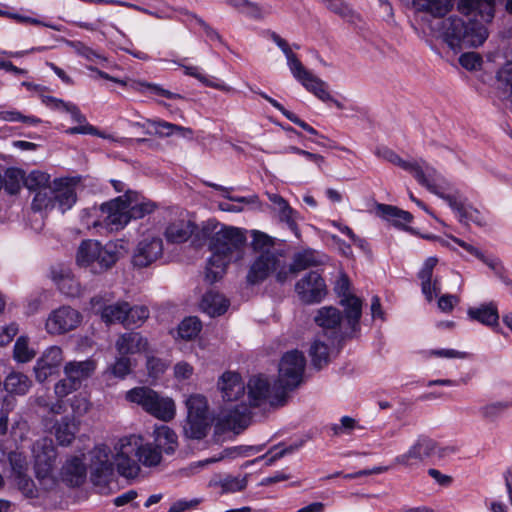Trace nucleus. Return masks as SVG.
<instances>
[{
	"instance_id": "a18cd8bd",
	"label": "nucleus",
	"mask_w": 512,
	"mask_h": 512,
	"mask_svg": "<svg viewBox=\"0 0 512 512\" xmlns=\"http://www.w3.org/2000/svg\"><path fill=\"white\" fill-rule=\"evenodd\" d=\"M378 210L386 220L392 221L395 225H404L413 219L409 212L391 205L379 204Z\"/></svg>"
},
{
	"instance_id": "2eb2a0df",
	"label": "nucleus",
	"mask_w": 512,
	"mask_h": 512,
	"mask_svg": "<svg viewBox=\"0 0 512 512\" xmlns=\"http://www.w3.org/2000/svg\"><path fill=\"white\" fill-rule=\"evenodd\" d=\"M81 318L77 310L63 306L49 314L45 327L49 334L60 335L75 329L80 324Z\"/></svg>"
},
{
	"instance_id": "c756f323",
	"label": "nucleus",
	"mask_w": 512,
	"mask_h": 512,
	"mask_svg": "<svg viewBox=\"0 0 512 512\" xmlns=\"http://www.w3.org/2000/svg\"><path fill=\"white\" fill-rule=\"evenodd\" d=\"M146 135H157L159 137H169L173 134H179L183 137H191L193 131L191 128L176 125L163 120L146 119Z\"/></svg>"
},
{
	"instance_id": "4c0bfd02",
	"label": "nucleus",
	"mask_w": 512,
	"mask_h": 512,
	"mask_svg": "<svg viewBox=\"0 0 512 512\" xmlns=\"http://www.w3.org/2000/svg\"><path fill=\"white\" fill-rule=\"evenodd\" d=\"M249 419V410L246 405H241L235 410H231L228 413L222 415L220 421L223 423V427L229 430H241L247 426Z\"/></svg>"
},
{
	"instance_id": "4d7b16f0",
	"label": "nucleus",
	"mask_w": 512,
	"mask_h": 512,
	"mask_svg": "<svg viewBox=\"0 0 512 512\" xmlns=\"http://www.w3.org/2000/svg\"><path fill=\"white\" fill-rule=\"evenodd\" d=\"M68 45L73 49V51L78 54L79 56L85 58L86 60L90 62H95L98 60L105 61L106 58L103 57L101 54H99L97 51L93 50L92 48L88 47L84 43L80 41H70Z\"/></svg>"
},
{
	"instance_id": "37998d69",
	"label": "nucleus",
	"mask_w": 512,
	"mask_h": 512,
	"mask_svg": "<svg viewBox=\"0 0 512 512\" xmlns=\"http://www.w3.org/2000/svg\"><path fill=\"white\" fill-rule=\"evenodd\" d=\"M54 186L53 183L50 187H41L35 194L32 201V209L34 211L48 212L56 209V203L54 198Z\"/></svg>"
},
{
	"instance_id": "39448f33",
	"label": "nucleus",
	"mask_w": 512,
	"mask_h": 512,
	"mask_svg": "<svg viewBox=\"0 0 512 512\" xmlns=\"http://www.w3.org/2000/svg\"><path fill=\"white\" fill-rule=\"evenodd\" d=\"M119 259L117 245H102L96 240H84L78 247L76 262L79 266L89 268L93 273H102L111 268Z\"/></svg>"
},
{
	"instance_id": "e2e57ef3",
	"label": "nucleus",
	"mask_w": 512,
	"mask_h": 512,
	"mask_svg": "<svg viewBox=\"0 0 512 512\" xmlns=\"http://www.w3.org/2000/svg\"><path fill=\"white\" fill-rule=\"evenodd\" d=\"M58 288L60 291L67 296L75 297L80 293L79 283L69 275H63L57 281Z\"/></svg>"
},
{
	"instance_id": "13d9d810",
	"label": "nucleus",
	"mask_w": 512,
	"mask_h": 512,
	"mask_svg": "<svg viewBox=\"0 0 512 512\" xmlns=\"http://www.w3.org/2000/svg\"><path fill=\"white\" fill-rule=\"evenodd\" d=\"M302 445H303V442L300 441L299 443L292 444V445H290L286 448H283L279 451H276L278 449V447L275 446L271 450H269L268 453L261 456L260 459H264L266 461L265 464L267 466H271L278 459L284 457L287 454H291V453L297 451L300 447H302Z\"/></svg>"
},
{
	"instance_id": "79ce46f5",
	"label": "nucleus",
	"mask_w": 512,
	"mask_h": 512,
	"mask_svg": "<svg viewBox=\"0 0 512 512\" xmlns=\"http://www.w3.org/2000/svg\"><path fill=\"white\" fill-rule=\"evenodd\" d=\"M55 436L57 441L62 446H67L75 438L77 425L73 417L65 416L55 425Z\"/></svg>"
},
{
	"instance_id": "09e8293b",
	"label": "nucleus",
	"mask_w": 512,
	"mask_h": 512,
	"mask_svg": "<svg viewBox=\"0 0 512 512\" xmlns=\"http://www.w3.org/2000/svg\"><path fill=\"white\" fill-rule=\"evenodd\" d=\"M202 324L197 317H187L178 326V336L183 340H191L198 336Z\"/></svg>"
},
{
	"instance_id": "ddd939ff",
	"label": "nucleus",
	"mask_w": 512,
	"mask_h": 512,
	"mask_svg": "<svg viewBox=\"0 0 512 512\" xmlns=\"http://www.w3.org/2000/svg\"><path fill=\"white\" fill-rule=\"evenodd\" d=\"M284 266L282 256L276 251H262L252 262L247 274V282L255 285L263 282L272 272L276 274Z\"/></svg>"
},
{
	"instance_id": "a19ab883",
	"label": "nucleus",
	"mask_w": 512,
	"mask_h": 512,
	"mask_svg": "<svg viewBox=\"0 0 512 512\" xmlns=\"http://www.w3.org/2000/svg\"><path fill=\"white\" fill-rule=\"evenodd\" d=\"M31 385L32 382L27 375L16 371L9 373L4 381V387L10 394L24 395Z\"/></svg>"
},
{
	"instance_id": "6e6d98bb",
	"label": "nucleus",
	"mask_w": 512,
	"mask_h": 512,
	"mask_svg": "<svg viewBox=\"0 0 512 512\" xmlns=\"http://www.w3.org/2000/svg\"><path fill=\"white\" fill-rule=\"evenodd\" d=\"M149 317V309L144 305L131 306L129 304V311L127 312V321L125 326H140Z\"/></svg>"
},
{
	"instance_id": "69168bd1",
	"label": "nucleus",
	"mask_w": 512,
	"mask_h": 512,
	"mask_svg": "<svg viewBox=\"0 0 512 512\" xmlns=\"http://www.w3.org/2000/svg\"><path fill=\"white\" fill-rule=\"evenodd\" d=\"M252 247L258 254L266 250L275 251L272 239L268 235L259 231L253 232Z\"/></svg>"
},
{
	"instance_id": "72a5a7b5",
	"label": "nucleus",
	"mask_w": 512,
	"mask_h": 512,
	"mask_svg": "<svg viewBox=\"0 0 512 512\" xmlns=\"http://www.w3.org/2000/svg\"><path fill=\"white\" fill-rule=\"evenodd\" d=\"M62 479L70 486L81 485L86 477V467L79 457H71L62 467Z\"/></svg>"
},
{
	"instance_id": "f3484780",
	"label": "nucleus",
	"mask_w": 512,
	"mask_h": 512,
	"mask_svg": "<svg viewBox=\"0 0 512 512\" xmlns=\"http://www.w3.org/2000/svg\"><path fill=\"white\" fill-rule=\"evenodd\" d=\"M316 324L322 328L324 336L334 342L348 335L343 331L341 312L335 307H322L315 316Z\"/></svg>"
},
{
	"instance_id": "1a4fd4ad",
	"label": "nucleus",
	"mask_w": 512,
	"mask_h": 512,
	"mask_svg": "<svg viewBox=\"0 0 512 512\" xmlns=\"http://www.w3.org/2000/svg\"><path fill=\"white\" fill-rule=\"evenodd\" d=\"M376 155L411 173L418 183L426 187L428 190L433 187L432 185L436 180H441V175L437 170L424 160H404L396 152L384 146L377 148Z\"/></svg>"
},
{
	"instance_id": "774afa93",
	"label": "nucleus",
	"mask_w": 512,
	"mask_h": 512,
	"mask_svg": "<svg viewBox=\"0 0 512 512\" xmlns=\"http://www.w3.org/2000/svg\"><path fill=\"white\" fill-rule=\"evenodd\" d=\"M459 63L467 70H476L481 66L482 58L475 52H467L460 56Z\"/></svg>"
},
{
	"instance_id": "bf43d9fd",
	"label": "nucleus",
	"mask_w": 512,
	"mask_h": 512,
	"mask_svg": "<svg viewBox=\"0 0 512 512\" xmlns=\"http://www.w3.org/2000/svg\"><path fill=\"white\" fill-rule=\"evenodd\" d=\"M496 77L499 88L512 95V61L505 63Z\"/></svg>"
},
{
	"instance_id": "58836bf2",
	"label": "nucleus",
	"mask_w": 512,
	"mask_h": 512,
	"mask_svg": "<svg viewBox=\"0 0 512 512\" xmlns=\"http://www.w3.org/2000/svg\"><path fill=\"white\" fill-rule=\"evenodd\" d=\"M183 68L184 74L197 79L206 87L218 89L220 91L229 92L232 88L226 85L224 82L219 81L213 77H208L203 73L202 69L198 66L193 65H180Z\"/></svg>"
},
{
	"instance_id": "680f3d73",
	"label": "nucleus",
	"mask_w": 512,
	"mask_h": 512,
	"mask_svg": "<svg viewBox=\"0 0 512 512\" xmlns=\"http://www.w3.org/2000/svg\"><path fill=\"white\" fill-rule=\"evenodd\" d=\"M208 185L216 190L221 191L222 196L230 201L242 203V204H255L258 202V196L255 194H252V195L246 196V197L232 196V195H230L231 188H227V187L215 184V183H209Z\"/></svg>"
},
{
	"instance_id": "8fccbe9b",
	"label": "nucleus",
	"mask_w": 512,
	"mask_h": 512,
	"mask_svg": "<svg viewBox=\"0 0 512 512\" xmlns=\"http://www.w3.org/2000/svg\"><path fill=\"white\" fill-rule=\"evenodd\" d=\"M3 186L9 194H16L23 181L22 172L15 168H9L6 170L5 175L2 177Z\"/></svg>"
},
{
	"instance_id": "6ab92c4d",
	"label": "nucleus",
	"mask_w": 512,
	"mask_h": 512,
	"mask_svg": "<svg viewBox=\"0 0 512 512\" xmlns=\"http://www.w3.org/2000/svg\"><path fill=\"white\" fill-rule=\"evenodd\" d=\"M433 448L434 440L421 435L405 453L394 458V464L405 467L416 466L426 458L432 457Z\"/></svg>"
},
{
	"instance_id": "864d4df0",
	"label": "nucleus",
	"mask_w": 512,
	"mask_h": 512,
	"mask_svg": "<svg viewBox=\"0 0 512 512\" xmlns=\"http://www.w3.org/2000/svg\"><path fill=\"white\" fill-rule=\"evenodd\" d=\"M187 416H208L207 400L204 396L195 394L186 400Z\"/></svg>"
},
{
	"instance_id": "7ed1b4c3",
	"label": "nucleus",
	"mask_w": 512,
	"mask_h": 512,
	"mask_svg": "<svg viewBox=\"0 0 512 512\" xmlns=\"http://www.w3.org/2000/svg\"><path fill=\"white\" fill-rule=\"evenodd\" d=\"M197 237L198 245L207 242L212 252L205 272V279L209 283L219 280L231 262L243 257L246 236L239 228L227 227L215 220H207L202 223Z\"/></svg>"
},
{
	"instance_id": "052dcab7",
	"label": "nucleus",
	"mask_w": 512,
	"mask_h": 512,
	"mask_svg": "<svg viewBox=\"0 0 512 512\" xmlns=\"http://www.w3.org/2000/svg\"><path fill=\"white\" fill-rule=\"evenodd\" d=\"M49 175L40 171L31 172L25 179V185L29 190L38 191L41 187H50L48 185Z\"/></svg>"
},
{
	"instance_id": "4be33fe9",
	"label": "nucleus",
	"mask_w": 512,
	"mask_h": 512,
	"mask_svg": "<svg viewBox=\"0 0 512 512\" xmlns=\"http://www.w3.org/2000/svg\"><path fill=\"white\" fill-rule=\"evenodd\" d=\"M467 315L471 320L492 328L495 332L504 334L499 326V312L496 302L482 303L476 307H470Z\"/></svg>"
},
{
	"instance_id": "0e129e2a",
	"label": "nucleus",
	"mask_w": 512,
	"mask_h": 512,
	"mask_svg": "<svg viewBox=\"0 0 512 512\" xmlns=\"http://www.w3.org/2000/svg\"><path fill=\"white\" fill-rule=\"evenodd\" d=\"M131 366V359L124 355H120V357H118L115 363L110 367V371L115 377L123 379L130 374Z\"/></svg>"
},
{
	"instance_id": "f704fd0d",
	"label": "nucleus",
	"mask_w": 512,
	"mask_h": 512,
	"mask_svg": "<svg viewBox=\"0 0 512 512\" xmlns=\"http://www.w3.org/2000/svg\"><path fill=\"white\" fill-rule=\"evenodd\" d=\"M302 86L323 102H332L337 108L343 109V105L335 99L327 90V84L312 73L304 80Z\"/></svg>"
},
{
	"instance_id": "bb28decb",
	"label": "nucleus",
	"mask_w": 512,
	"mask_h": 512,
	"mask_svg": "<svg viewBox=\"0 0 512 512\" xmlns=\"http://www.w3.org/2000/svg\"><path fill=\"white\" fill-rule=\"evenodd\" d=\"M269 201L274 205L275 211L278 213L279 220L287 225L293 234L299 238L300 231L297 225L299 214L289 203L277 193H267Z\"/></svg>"
},
{
	"instance_id": "4468645a",
	"label": "nucleus",
	"mask_w": 512,
	"mask_h": 512,
	"mask_svg": "<svg viewBox=\"0 0 512 512\" xmlns=\"http://www.w3.org/2000/svg\"><path fill=\"white\" fill-rule=\"evenodd\" d=\"M163 240L160 235L147 233L139 240L133 256V265L139 268H145L160 259L163 255Z\"/></svg>"
},
{
	"instance_id": "49530a36",
	"label": "nucleus",
	"mask_w": 512,
	"mask_h": 512,
	"mask_svg": "<svg viewBox=\"0 0 512 512\" xmlns=\"http://www.w3.org/2000/svg\"><path fill=\"white\" fill-rule=\"evenodd\" d=\"M309 355L314 367L320 369L329 362L328 344L316 339L310 347Z\"/></svg>"
},
{
	"instance_id": "ea45409f",
	"label": "nucleus",
	"mask_w": 512,
	"mask_h": 512,
	"mask_svg": "<svg viewBox=\"0 0 512 512\" xmlns=\"http://www.w3.org/2000/svg\"><path fill=\"white\" fill-rule=\"evenodd\" d=\"M210 426L208 416H187L184 433L192 439H202L206 436Z\"/></svg>"
},
{
	"instance_id": "f8f14e48",
	"label": "nucleus",
	"mask_w": 512,
	"mask_h": 512,
	"mask_svg": "<svg viewBox=\"0 0 512 512\" xmlns=\"http://www.w3.org/2000/svg\"><path fill=\"white\" fill-rule=\"evenodd\" d=\"M350 282L347 276L342 275L335 286V291L340 299V304L344 307L345 324L351 333L359 329V321L362 315V301L357 296L349 292Z\"/></svg>"
},
{
	"instance_id": "c9c22d12",
	"label": "nucleus",
	"mask_w": 512,
	"mask_h": 512,
	"mask_svg": "<svg viewBox=\"0 0 512 512\" xmlns=\"http://www.w3.org/2000/svg\"><path fill=\"white\" fill-rule=\"evenodd\" d=\"M228 305V300L223 295L213 291L205 293L200 302L201 310L212 317L224 314Z\"/></svg>"
},
{
	"instance_id": "dca6fc26",
	"label": "nucleus",
	"mask_w": 512,
	"mask_h": 512,
	"mask_svg": "<svg viewBox=\"0 0 512 512\" xmlns=\"http://www.w3.org/2000/svg\"><path fill=\"white\" fill-rule=\"evenodd\" d=\"M35 471L38 478L48 477L55 465L56 449L50 438H41L33 444L32 448Z\"/></svg>"
},
{
	"instance_id": "473e14b6",
	"label": "nucleus",
	"mask_w": 512,
	"mask_h": 512,
	"mask_svg": "<svg viewBox=\"0 0 512 512\" xmlns=\"http://www.w3.org/2000/svg\"><path fill=\"white\" fill-rule=\"evenodd\" d=\"M124 196L130 220L143 218L145 215L152 213L156 208L155 203L145 199L135 191H127Z\"/></svg>"
},
{
	"instance_id": "f03ea898",
	"label": "nucleus",
	"mask_w": 512,
	"mask_h": 512,
	"mask_svg": "<svg viewBox=\"0 0 512 512\" xmlns=\"http://www.w3.org/2000/svg\"><path fill=\"white\" fill-rule=\"evenodd\" d=\"M496 0H459L464 17L452 15L428 22L430 32L455 52L482 45L488 37L486 24L494 18Z\"/></svg>"
},
{
	"instance_id": "cd10ccee",
	"label": "nucleus",
	"mask_w": 512,
	"mask_h": 512,
	"mask_svg": "<svg viewBox=\"0 0 512 512\" xmlns=\"http://www.w3.org/2000/svg\"><path fill=\"white\" fill-rule=\"evenodd\" d=\"M53 186L56 209L61 213H65L67 210L71 209L77 201L75 183L69 179H55Z\"/></svg>"
},
{
	"instance_id": "c85d7f7f",
	"label": "nucleus",
	"mask_w": 512,
	"mask_h": 512,
	"mask_svg": "<svg viewBox=\"0 0 512 512\" xmlns=\"http://www.w3.org/2000/svg\"><path fill=\"white\" fill-rule=\"evenodd\" d=\"M148 341L138 332H127L118 337L115 343L119 355H133L146 351Z\"/></svg>"
},
{
	"instance_id": "f257e3e1",
	"label": "nucleus",
	"mask_w": 512,
	"mask_h": 512,
	"mask_svg": "<svg viewBox=\"0 0 512 512\" xmlns=\"http://www.w3.org/2000/svg\"><path fill=\"white\" fill-rule=\"evenodd\" d=\"M155 447L144 443L140 435L131 434L119 438L113 453L105 445H97L90 452V468L95 482L105 481L113 476L114 469L127 479L136 478L140 473V463L147 467L161 462V452L171 454L177 446V436L168 426L161 425L154 431Z\"/></svg>"
},
{
	"instance_id": "aec40b11",
	"label": "nucleus",
	"mask_w": 512,
	"mask_h": 512,
	"mask_svg": "<svg viewBox=\"0 0 512 512\" xmlns=\"http://www.w3.org/2000/svg\"><path fill=\"white\" fill-rule=\"evenodd\" d=\"M92 308L96 313H99L101 319L107 323H121L125 326L127 321V312L129 311V303L126 301H119L114 304L106 305L104 299L100 296H95L91 299Z\"/></svg>"
},
{
	"instance_id": "20e7f679",
	"label": "nucleus",
	"mask_w": 512,
	"mask_h": 512,
	"mask_svg": "<svg viewBox=\"0 0 512 512\" xmlns=\"http://www.w3.org/2000/svg\"><path fill=\"white\" fill-rule=\"evenodd\" d=\"M82 223L87 228H95L109 232L123 229L131 220L124 195L103 203L100 207L84 209Z\"/></svg>"
},
{
	"instance_id": "c03bdc74",
	"label": "nucleus",
	"mask_w": 512,
	"mask_h": 512,
	"mask_svg": "<svg viewBox=\"0 0 512 512\" xmlns=\"http://www.w3.org/2000/svg\"><path fill=\"white\" fill-rule=\"evenodd\" d=\"M262 98H264L266 101H268L274 108H276L278 111H280L288 120L293 122L294 124L298 125L308 133L312 135H317L318 132L309 124H307L305 121L301 120L296 114L288 111L284 108L282 104H280L277 100L271 98L264 92H257Z\"/></svg>"
},
{
	"instance_id": "a878e982",
	"label": "nucleus",
	"mask_w": 512,
	"mask_h": 512,
	"mask_svg": "<svg viewBox=\"0 0 512 512\" xmlns=\"http://www.w3.org/2000/svg\"><path fill=\"white\" fill-rule=\"evenodd\" d=\"M63 361V353L60 347L51 346L45 350L35 366L36 378L44 381L52 375Z\"/></svg>"
},
{
	"instance_id": "5fc2aeb1",
	"label": "nucleus",
	"mask_w": 512,
	"mask_h": 512,
	"mask_svg": "<svg viewBox=\"0 0 512 512\" xmlns=\"http://www.w3.org/2000/svg\"><path fill=\"white\" fill-rule=\"evenodd\" d=\"M512 407V402L510 401H499L486 404L482 406L479 410L481 416L486 419L493 421L497 419L505 410Z\"/></svg>"
},
{
	"instance_id": "a211bd4d",
	"label": "nucleus",
	"mask_w": 512,
	"mask_h": 512,
	"mask_svg": "<svg viewBox=\"0 0 512 512\" xmlns=\"http://www.w3.org/2000/svg\"><path fill=\"white\" fill-rule=\"evenodd\" d=\"M295 290L303 302L317 303L324 297L326 285L318 272L311 271L296 283Z\"/></svg>"
},
{
	"instance_id": "423d86ee",
	"label": "nucleus",
	"mask_w": 512,
	"mask_h": 512,
	"mask_svg": "<svg viewBox=\"0 0 512 512\" xmlns=\"http://www.w3.org/2000/svg\"><path fill=\"white\" fill-rule=\"evenodd\" d=\"M126 400L137 404L145 412L164 422L172 420L176 414V406L172 398L163 396L146 386L127 391Z\"/></svg>"
},
{
	"instance_id": "e433bc0d",
	"label": "nucleus",
	"mask_w": 512,
	"mask_h": 512,
	"mask_svg": "<svg viewBox=\"0 0 512 512\" xmlns=\"http://www.w3.org/2000/svg\"><path fill=\"white\" fill-rule=\"evenodd\" d=\"M66 113H69L71 115V118L74 122L78 123V126L70 127L65 132L69 135L74 134H84V135H97L102 136L96 127L89 124L87 122L86 117L81 113L79 108L70 102L69 106L67 107Z\"/></svg>"
},
{
	"instance_id": "9d476101",
	"label": "nucleus",
	"mask_w": 512,
	"mask_h": 512,
	"mask_svg": "<svg viewBox=\"0 0 512 512\" xmlns=\"http://www.w3.org/2000/svg\"><path fill=\"white\" fill-rule=\"evenodd\" d=\"M168 216L169 222L165 228L164 236L169 243H184L193 235L198 243L197 234L200 233V228L187 210L174 207L168 210Z\"/></svg>"
},
{
	"instance_id": "393cba45",
	"label": "nucleus",
	"mask_w": 512,
	"mask_h": 512,
	"mask_svg": "<svg viewBox=\"0 0 512 512\" xmlns=\"http://www.w3.org/2000/svg\"><path fill=\"white\" fill-rule=\"evenodd\" d=\"M217 385L224 401H237L245 395V384L240 374L236 372L223 373Z\"/></svg>"
},
{
	"instance_id": "9b49d317",
	"label": "nucleus",
	"mask_w": 512,
	"mask_h": 512,
	"mask_svg": "<svg viewBox=\"0 0 512 512\" xmlns=\"http://www.w3.org/2000/svg\"><path fill=\"white\" fill-rule=\"evenodd\" d=\"M279 388L276 381L271 386L269 380L263 375L252 376L247 384L249 405L258 407L268 403L271 406H283L287 396L276 399Z\"/></svg>"
},
{
	"instance_id": "7c9ffc66",
	"label": "nucleus",
	"mask_w": 512,
	"mask_h": 512,
	"mask_svg": "<svg viewBox=\"0 0 512 512\" xmlns=\"http://www.w3.org/2000/svg\"><path fill=\"white\" fill-rule=\"evenodd\" d=\"M455 0H412L417 12L431 15L433 18H443L454 7Z\"/></svg>"
},
{
	"instance_id": "6e6552de",
	"label": "nucleus",
	"mask_w": 512,
	"mask_h": 512,
	"mask_svg": "<svg viewBox=\"0 0 512 512\" xmlns=\"http://www.w3.org/2000/svg\"><path fill=\"white\" fill-rule=\"evenodd\" d=\"M306 360L302 352L292 350L285 353L279 363L278 378L276 380L280 388L277 390L276 399L287 396L303 381Z\"/></svg>"
},
{
	"instance_id": "412c9836",
	"label": "nucleus",
	"mask_w": 512,
	"mask_h": 512,
	"mask_svg": "<svg viewBox=\"0 0 512 512\" xmlns=\"http://www.w3.org/2000/svg\"><path fill=\"white\" fill-rule=\"evenodd\" d=\"M437 263L438 259L436 257H429L418 273L422 293L428 302H431L441 292L440 279L438 277L433 278V270Z\"/></svg>"
},
{
	"instance_id": "603ef678",
	"label": "nucleus",
	"mask_w": 512,
	"mask_h": 512,
	"mask_svg": "<svg viewBox=\"0 0 512 512\" xmlns=\"http://www.w3.org/2000/svg\"><path fill=\"white\" fill-rule=\"evenodd\" d=\"M218 485L225 493H235L246 488L247 479L246 476L227 475L219 480Z\"/></svg>"
},
{
	"instance_id": "b1692460",
	"label": "nucleus",
	"mask_w": 512,
	"mask_h": 512,
	"mask_svg": "<svg viewBox=\"0 0 512 512\" xmlns=\"http://www.w3.org/2000/svg\"><path fill=\"white\" fill-rule=\"evenodd\" d=\"M269 37L284 53L287 60V65L293 77L300 83H302L304 80H307V77H309L311 72L303 66L301 61L297 58L296 54L291 50L287 41L273 31L269 32Z\"/></svg>"
},
{
	"instance_id": "de8ad7c7",
	"label": "nucleus",
	"mask_w": 512,
	"mask_h": 512,
	"mask_svg": "<svg viewBox=\"0 0 512 512\" xmlns=\"http://www.w3.org/2000/svg\"><path fill=\"white\" fill-rule=\"evenodd\" d=\"M36 356V351L29 346V340L25 336H20L13 349V358L18 363H27Z\"/></svg>"
},
{
	"instance_id": "0eeeda50",
	"label": "nucleus",
	"mask_w": 512,
	"mask_h": 512,
	"mask_svg": "<svg viewBox=\"0 0 512 512\" xmlns=\"http://www.w3.org/2000/svg\"><path fill=\"white\" fill-rule=\"evenodd\" d=\"M432 186L429 191L446 201L449 207L456 213L460 222H473L477 225L485 223L480 211L466 203V199L458 190H452L450 183L442 175L441 180H436Z\"/></svg>"
},
{
	"instance_id": "3c124183",
	"label": "nucleus",
	"mask_w": 512,
	"mask_h": 512,
	"mask_svg": "<svg viewBox=\"0 0 512 512\" xmlns=\"http://www.w3.org/2000/svg\"><path fill=\"white\" fill-rule=\"evenodd\" d=\"M120 6L126 7V8H131V9L137 10L139 12L145 13L147 15H150L157 19H162V20L172 19V17H173L172 12L173 11L180 12L179 10L181 9V8H172L170 6H167L166 8H163V9L151 10V9H148V8H145V7L133 4V3H129V2L120 3Z\"/></svg>"
},
{
	"instance_id": "338daca9",
	"label": "nucleus",
	"mask_w": 512,
	"mask_h": 512,
	"mask_svg": "<svg viewBox=\"0 0 512 512\" xmlns=\"http://www.w3.org/2000/svg\"><path fill=\"white\" fill-rule=\"evenodd\" d=\"M80 386L76 384L70 377H65L64 379L58 381L55 384L54 391L57 397L64 398L73 391L77 390Z\"/></svg>"
},
{
	"instance_id": "2f4dec72",
	"label": "nucleus",
	"mask_w": 512,
	"mask_h": 512,
	"mask_svg": "<svg viewBox=\"0 0 512 512\" xmlns=\"http://www.w3.org/2000/svg\"><path fill=\"white\" fill-rule=\"evenodd\" d=\"M97 363L89 358L84 361H70L64 366L65 376L70 377L78 386L96 370Z\"/></svg>"
},
{
	"instance_id": "5701e85b",
	"label": "nucleus",
	"mask_w": 512,
	"mask_h": 512,
	"mask_svg": "<svg viewBox=\"0 0 512 512\" xmlns=\"http://www.w3.org/2000/svg\"><path fill=\"white\" fill-rule=\"evenodd\" d=\"M320 263L321 261L318 260L315 251L310 249L304 250L294 256L292 264L286 265L284 263V266L277 273V281L283 283L289 279L290 275L309 267L317 266Z\"/></svg>"
}]
</instances>
